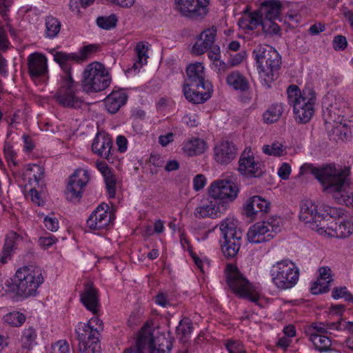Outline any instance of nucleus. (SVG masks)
Returning <instances> with one entry per match:
<instances>
[{
  "label": "nucleus",
  "instance_id": "obj_1",
  "mask_svg": "<svg viewBox=\"0 0 353 353\" xmlns=\"http://www.w3.org/2000/svg\"><path fill=\"white\" fill-rule=\"evenodd\" d=\"M350 172V168L337 169L334 164L319 167H314L312 164H304L301 168V174H312L322 185L324 190L329 192H345V188L349 184Z\"/></svg>",
  "mask_w": 353,
  "mask_h": 353
},
{
  "label": "nucleus",
  "instance_id": "obj_2",
  "mask_svg": "<svg viewBox=\"0 0 353 353\" xmlns=\"http://www.w3.org/2000/svg\"><path fill=\"white\" fill-rule=\"evenodd\" d=\"M183 92L190 102L202 103L211 97V83L205 81V68L202 63L190 64L186 68Z\"/></svg>",
  "mask_w": 353,
  "mask_h": 353
},
{
  "label": "nucleus",
  "instance_id": "obj_3",
  "mask_svg": "<svg viewBox=\"0 0 353 353\" xmlns=\"http://www.w3.org/2000/svg\"><path fill=\"white\" fill-rule=\"evenodd\" d=\"M146 347L150 353H170L172 342L164 333L155 331L145 324L138 334L136 345L125 349L123 353H145Z\"/></svg>",
  "mask_w": 353,
  "mask_h": 353
},
{
  "label": "nucleus",
  "instance_id": "obj_4",
  "mask_svg": "<svg viewBox=\"0 0 353 353\" xmlns=\"http://www.w3.org/2000/svg\"><path fill=\"white\" fill-rule=\"evenodd\" d=\"M252 54L263 83L270 88V83L275 79V72L279 69L281 63L280 54L272 46L261 44L254 49Z\"/></svg>",
  "mask_w": 353,
  "mask_h": 353
},
{
  "label": "nucleus",
  "instance_id": "obj_5",
  "mask_svg": "<svg viewBox=\"0 0 353 353\" xmlns=\"http://www.w3.org/2000/svg\"><path fill=\"white\" fill-rule=\"evenodd\" d=\"M11 281L9 290L16 291L17 295L26 298L35 294L38 287L43 282V277L39 268L31 270L24 267L17 271Z\"/></svg>",
  "mask_w": 353,
  "mask_h": 353
},
{
  "label": "nucleus",
  "instance_id": "obj_6",
  "mask_svg": "<svg viewBox=\"0 0 353 353\" xmlns=\"http://www.w3.org/2000/svg\"><path fill=\"white\" fill-rule=\"evenodd\" d=\"M111 77L105 66L99 62L88 64L83 73L82 89L86 93L97 92L107 88Z\"/></svg>",
  "mask_w": 353,
  "mask_h": 353
},
{
  "label": "nucleus",
  "instance_id": "obj_7",
  "mask_svg": "<svg viewBox=\"0 0 353 353\" xmlns=\"http://www.w3.org/2000/svg\"><path fill=\"white\" fill-rule=\"evenodd\" d=\"M219 228L224 239L222 245L223 254L227 258L236 256L239 251L243 236L241 230L237 228V220L227 217L221 222Z\"/></svg>",
  "mask_w": 353,
  "mask_h": 353
},
{
  "label": "nucleus",
  "instance_id": "obj_8",
  "mask_svg": "<svg viewBox=\"0 0 353 353\" xmlns=\"http://www.w3.org/2000/svg\"><path fill=\"white\" fill-rule=\"evenodd\" d=\"M79 84L75 82L72 76H61L60 86L54 99L61 106L65 108H81L84 102L78 96Z\"/></svg>",
  "mask_w": 353,
  "mask_h": 353
},
{
  "label": "nucleus",
  "instance_id": "obj_9",
  "mask_svg": "<svg viewBox=\"0 0 353 353\" xmlns=\"http://www.w3.org/2000/svg\"><path fill=\"white\" fill-rule=\"evenodd\" d=\"M272 281L277 288L290 289L294 286L299 276V271L295 264L285 260L273 265L270 270Z\"/></svg>",
  "mask_w": 353,
  "mask_h": 353
},
{
  "label": "nucleus",
  "instance_id": "obj_10",
  "mask_svg": "<svg viewBox=\"0 0 353 353\" xmlns=\"http://www.w3.org/2000/svg\"><path fill=\"white\" fill-rule=\"evenodd\" d=\"M226 282L230 289L241 298L248 299L253 303H257L259 296L253 293L252 284L243 276L236 266L227 265Z\"/></svg>",
  "mask_w": 353,
  "mask_h": 353
},
{
  "label": "nucleus",
  "instance_id": "obj_11",
  "mask_svg": "<svg viewBox=\"0 0 353 353\" xmlns=\"http://www.w3.org/2000/svg\"><path fill=\"white\" fill-rule=\"evenodd\" d=\"M280 219L272 217L267 221L257 222L250 226L247 237L249 242L261 243L269 241L280 232Z\"/></svg>",
  "mask_w": 353,
  "mask_h": 353
},
{
  "label": "nucleus",
  "instance_id": "obj_12",
  "mask_svg": "<svg viewBox=\"0 0 353 353\" xmlns=\"http://www.w3.org/2000/svg\"><path fill=\"white\" fill-rule=\"evenodd\" d=\"M301 212L299 219L308 224L309 228L320 234L327 232L328 219H325V214L317 211V206L311 201H303L300 205Z\"/></svg>",
  "mask_w": 353,
  "mask_h": 353
},
{
  "label": "nucleus",
  "instance_id": "obj_13",
  "mask_svg": "<svg viewBox=\"0 0 353 353\" xmlns=\"http://www.w3.org/2000/svg\"><path fill=\"white\" fill-rule=\"evenodd\" d=\"M210 0H175V9L181 16L192 19H203L208 13Z\"/></svg>",
  "mask_w": 353,
  "mask_h": 353
},
{
  "label": "nucleus",
  "instance_id": "obj_14",
  "mask_svg": "<svg viewBox=\"0 0 353 353\" xmlns=\"http://www.w3.org/2000/svg\"><path fill=\"white\" fill-rule=\"evenodd\" d=\"M239 191L237 185L225 179L213 182L208 190L210 196L225 204L227 209L229 203L237 197Z\"/></svg>",
  "mask_w": 353,
  "mask_h": 353
},
{
  "label": "nucleus",
  "instance_id": "obj_15",
  "mask_svg": "<svg viewBox=\"0 0 353 353\" xmlns=\"http://www.w3.org/2000/svg\"><path fill=\"white\" fill-rule=\"evenodd\" d=\"M305 97L301 101L295 102L293 105L294 118L299 123H307L314 114V105L316 101V94L311 87L303 89Z\"/></svg>",
  "mask_w": 353,
  "mask_h": 353
},
{
  "label": "nucleus",
  "instance_id": "obj_16",
  "mask_svg": "<svg viewBox=\"0 0 353 353\" xmlns=\"http://www.w3.org/2000/svg\"><path fill=\"white\" fill-rule=\"evenodd\" d=\"M90 180L88 170L77 169L70 176L65 194L68 201L76 203L79 202L82 197L83 189Z\"/></svg>",
  "mask_w": 353,
  "mask_h": 353
},
{
  "label": "nucleus",
  "instance_id": "obj_17",
  "mask_svg": "<svg viewBox=\"0 0 353 353\" xmlns=\"http://www.w3.org/2000/svg\"><path fill=\"white\" fill-rule=\"evenodd\" d=\"M99 330L88 331L82 327H76L75 333L79 341V353H101L100 336Z\"/></svg>",
  "mask_w": 353,
  "mask_h": 353
},
{
  "label": "nucleus",
  "instance_id": "obj_18",
  "mask_svg": "<svg viewBox=\"0 0 353 353\" xmlns=\"http://www.w3.org/2000/svg\"><path fill=\"white\" fill-rule=\"evenodd\" d=\"M239 172L248 177L259 178L265 172L263 164L256 161L253 152L250 149L245 150L241 154L239 160Z\"/></svg>",
  "mask_w": 353,
  "mask_h": 353
},
{
  "label": "nucleus",
  "instance_id": "obj_19",
  "mask_svg": "<svg viewBox=\"0 0 353 353\" xmlns=\"http://www.w3.org/2000/svg\"><path fill=\"white\" fill-rule=\"evenodd\" d=\"M109 206L105 203L100 204L90 215L87 220V226L92 230H103L112 221V215L108 212Z\"/></svg>",
  "mask_w": 353,
  "mask_h": 353
},
{
  "label": "nucleus",
  "instance_id": "obj_20",
  "mask_svg": "<svg viewBox=\"0 0 353 353\" xmlns=\"http://www.w3.org/2000/svg\"><path fill=\"white\" fill-rule=\"evenodd\" d=\"M226 210L225 204H221L220 201L210 197L207 204L196 208L194 216L199 219L206 217L215 219L224 214Z\"/></svg>",
  "mask_w": 353,
  "mask_h": 353
},
{
  "label": "nucleus",
  "instance_id": "obj_21",
  "mask_svg": "<svg viewBox=\"0 0 353 353\" xmlns=\"http://www.w3.org/2000/svg\"><path fill=\"white\" fill-rule=\"evenodd\" d=\"M92 150L108 161L113 160L112 141L108 135L97 134L92 144Z\"/></svg>",
  "mask_w": 353,
  "mask_h": 353
},
{
  "label": "nucleus",
  "instance_id": "obj_22",
  "mask_svg": "<svg viewBox=\"0 0 353 353\" xmlns=\"http://www.w3.org/2000/svg\"><path fill=\"white\" fill-rule=\"evenodd\" d=\"M323 106L326 108L329 122L331 123L341 119L346 108V103L341 97L337 98L332 94L324 100Z\"/></svg>",
  "mask_w": 353,
  "mask_h": 353
},
{
  "label": "nucleus",
  "instance_id": "obj_23",
  "mask_svg": "<svg viewBox=\"0 0 353 353\" xmlns=\"http://www.w3.org/2000/svg\"><path fill=\"white\" fill-rule=\"evenodd\" d=\"M214 150V159L217 163L228 164L235 159L237 149L232 142L224 141L216 145Z\"/></svg>",
  "mask_w": 353,
  "mask_h": 353
},
{
  "label": "nucleus",
  "instance_id": "obj_24",
  "mask_svg": "<svg viewBox=\"0 0 353 353\" xmlns=\"http://www.w3.org/2000/svg\"><path fill=\"white\" fill-rule=\"evenodd\" d=\"M216 29L214 27L204 30L199 36L197 41L192 47V52L196 55L202 54L207 52L215 41Z\"/></svg>",
  "mask_w": 353,
  "mask_h": 353
},
{
  "label": "nucleus",
  "instance_id": "obj_25",
  "mask_svg": "<svg viewBox=\"0 0 353 353\" xmlns=\"http://www.w3.org/2000/svg\"><path fill=\"white\" fill-rule=\"evenodd\" d=\"M80 300L87 310L96 314L99 310V299L98 292L92 283H87L80 294Z\"/></svg>",
  "mask_w": 353,
  "mask_h": 353
},
{
  "label": "nucleus",
  "instance_id": "obj_26",
  "mask_svg": "<svg viewBox=\"0 0 353 353\" xmlns=\"http://www.w3.org/2000/svg\"><path fill=\"white\" fill-rule=\"evenodd\" d=\"M28 72L31 77H39L48 72L47 58L45 55L34 52L28 57Z\"/></svg>",
  "mask_w": 353,
  "mask_h": 353
},
{
  "label": "nucleus",
  "instance_id": "obj_27",
  "mask_svg": "<svg viewBox=\"0 0 353 353\" xmlns=\"http://www.w3.org/2000/svg\"><path fill=\"white\" fill-rule=\"evenodd\" d=\"M270 208V203L261 196H253L246 202L245 210L247 215L252 216L261 214L262 216L268 212Z\"/></svg>",
  "mask_w": 353,
  "mask_h": 353
},
{
  "label": "nucleus",
  "instance_id": "obj_28",
  "mask_svg": "<svg viewBox=\"0 0 353 353\" xmlns=\"http://www.w3.org/2000/svg\"><path fill=\"white\" fill-rule=\"evenodd\" d=\"M353 233V220L351 217L345 219L339 223H336L334 228L329 227L327 232L329 235L336 236L339 239H344L350 236Z\"/></svg>",
  "mask_w": 353,
  "mask_h": 353
},
{
  "label": "nucleus",
  "instance_id": "obj_29",
  "mask_svg": "<svg viewBox=\"0 0 353 353\" xmlns=\"http://www.w3.org/2000/svg\"><path fill=\"white\" fill-rule=\"evenodd\" d=\"M282 4L279 0H266L261 3L259 11L264 19H279Z\"/></svg>",
  "mask_w": 353,
  "mask_h": 353
},
{
  "label": "nucleus",
  "instance_id": "obj_30",
  "mask_svg": "<svg viewBox=\"0 0 353 353\" xmlns=\"http://www.w3.org/2000/svg\"><path fill=\"white\" fill-rule=\"evenodd\" d=\"M54 60L60 65L64 74L63 76H71V64L73 62H80L81 57L75 53H65L64 52H57L54 54Z\"/></svg>",
  "mask_w": 353,
  "mask_h": 353
},
{
  "label": "nucleus",
  "instance_id": "obj_31",
  "mask_svg": "<svg viewBox=\"0 0 353 353\" xmlns=\"http://www.w3.org/2000/svg\"><path fill=\"white\" fill-rule=\"evenodd\" d=\"M127 99L125 93L121 91L112 92L105 99L107 110L111 114L116 113L126 103Z\"/></svg>",
  "mask_w": 353,
  "mask_h": 353
},
{
  "label": "nucleus",
  "instance_id": "obj_32",
  "mask_svg": "<svg viewBox=\"0 0 353 353\" xmlns=\"http://www.w3.org/2000/svg\"><path fill=\"white\" fill-rule=\"evenodd\" d=\"M319 278L311 288V292L318 294L325 292L328 290V284L332 281V270L329 267L324 266L319 268Z\"/></svg>",
  "mask_w": 353,
  "mask_h": 353
},
{
  "label": "nucleus",
  "instance_id": "obj_33",
  "mask_svg": "<svg viewBox=\"0 0 353 353\" xmlns=\"http://www.w3.org/2000/svg\"><path fill=\"white\" fill-rule=\"evenodd\" d=\"M20 236L15 232H10L6 237L5 243L0 256V262L3 264L7 263L8 259H11L12 254L17 248V241Z\"/></svg>",
  "mask_w": 353,
  "mask_h": 353
},
{
  "label": "nucleus",
  "instance_id": "obj_34",
  "mask_svg": "<svg viewBox=\"0 0 353 353\" xmlns=\"http://www.w3.org/2000/svg\"><path fill=\"white\" fill-rule=\"evenodd\" d=\"M226 83L235 90L247 92L250 85L247 79L238 71H233L226 78Z\"/></svg>",
  "mask_w": 353,
  "mask_h": 353
},
{
  "label": "nucleus",
  "instance_id": "obj_35",
  "mask_svg": "<svg viewBox=\"0 0 353 353\" xmlns=\"http://www.w3.org/2000/svg\"><path fill=\"white\" fill-rule=\"evenodd\" d=\"M263 17L259 10L250 12L248 14L241 17L239 24L243 29L254 30L259 25L261 26Z\"/></svg>",
  "mask_w": 353,
  "mask_h": 353
},
{
  "label": "nucleus",
  "instance_id": "obj_36",
  "mask_svg": "<svg viewBox=\"0 0 353 353\" xmlns=\"http://www.w3.org/2000/svg\"><path fill=\"white\" fill-rule=\"evenodd\" d=\"M205 142L200 139L194 138L185 141L183 145V152L188 156H194L204 152Z\"/></svg>",
  "mask_w": 353,
  "mask_h": 353
},
{
  "label": "nucleus",
  "instance_id": "obj_37",
  "mask_svg": "<svg viewBox=\"0 0 353 353\" xmlns=\"http://www.w3.org/2000/svg\"><path fill=\"white\" fill-rule=\"evenodd\" d=\"M335 125L331 130L330 134L334 140L347 141L350 137L351 131L345 123H342V119L337 121H332Z\"/></svg>",
  "mask_w": 353,
  "mask_h": 353
},
{
  "label": "nucleus",
  "instance_id": "obj_38",
  "mask_svg": "<svg viewBox=\"0 0 353 353\" xmlns=\"http://www.w3.org/2000/svg\"><path fill=\"white\" fill-rule=\"evenodd\" d=\"M310 341L319 352H326L329 350L332 345L330 339L323 334L310 333Z\"/></svg>",
  "mask_w": 353,
  "mask_h": 353
},
{
  "label": "nucleus",
  "instance_id": "obj_39",
  "mask_svg": "<svg viewBox=\"0 0 353 353\" xmlns=\"http://www.w3.org/2000/svg\"><path fill=\"white\" fill-rule=\"evenodd\" d=\"M45 24V36L49 39L55 38L61 30V22L57 18L48 16L46 18Z\"/></svg>",
  "mask_w": 353,
  "mask_h": 353
},
{
  "label": "nucleus",
  "instance_id": "obj_40",
  "mask_svg": "<svg viewBox=\"0 0 353 353\" xmlns=\"http://www.w3.org/2000/svg\"><path fill=\"white\" fill-rule=\"evenodd\" d=\"M283 112L282 104L276 103L272 105L263 114V120L267 123H272L277 121Z\"/></svg>",
  "mask_w": 353,
  "mask_h": 353
},
{
  "label": "nucleus",
  "instance_id": "obj_41",
  "mask_svg": "<svg viewBox=\"0 0 353 353\" xmlns=\"http://www.w3.org/2000/svg\"><path fill=\"white\" fill-rule=\"evenodd\" d=\"M148 50V47L143 43L140 42L137 44L136 47L137 61L133 64L131 70L133 69L134 71L139 70L144 63H147Z\"/></svg>",
  "mask_w": 353,
  "mask_h": 353
},
{
  "label": "nucleus",
  "instance_id": "obj_42",
  "mask_svg": "<svg viewBox=\"0 0 353 353\" xmlns=\"http://www.w3.org/2000/svg\"><path fill=\"white\" fill-rule=\"evenodd\" d=\"M192 328V323L190 319L186 317L183 318L176 327V335L181 341L186 339L191 334Z\"/></svg>",
  "mask_w": 353,
  "mask_h": 353
},
{
  "label": "nucleus",
  "instance_id": "obj_43",
  "mask_svg": "<svg viewBox=\"0 0 353 353\" xmlns=\"http://www.w3.org/2000/svg\"><path fill=\"white\" fill-rule=\"evenodd\" d=\"M37 333L32 327H30L23 331L21 341L23 348L30 350L33 345L36 344Z\"/></svg>",
  "mask_w": 353,
  "mask_h": 353
},
{
  "label": "nucleus",
  "instance_id": "obj_44",
  "mask_svg": "<svg viewBox=\"0 0 353 353\" xmlns=\"http://www.w3.org/2000/svg\"><path fill=\"white\" fill-rule=\"evenodd\" d=\"M117 21V17L114 14H112L109 16L97 17L96 22L99 28L104 30H110L116 27Z\"/></svg>",
  "mask_w": 353,
  "mask_h": 353
},
{
  "label": "nucleus",
  "instance_id": "obj_45",
  "mask_svg": "<svg viewBox=\"0 0 353 353\" xmlns=\"http://www.w3.org/2000/svg\"><path fill=\"white\" fill-rule=\"evenodd\" d=\"M288 102L291 105H294L295 102L301 101L303 99V90L301 91L296 85H290L287 90Z\"/></svg>",
  "mask_w": 353,
  "mask_h": 353
},
{
  "label": "nucleus",
  "instance_id": "obj_46",
  "mask_svg": "<svg viewBox=\"0 0 353 353\" xmlns=\"http://www.w3.org/2000/svg\"><path fill=\"white\" fill-rule=\"evenodd\" d=\"M85 328L86 330L93 332L94 330H99L98 334H101V332L103 330V325L101 320L99 319L97 316H94L91 318L89 321L86 323H79L77 327Z\"/></svg>",
  "mask_w": 353,
  "mask_h": 353
},
{
  "label": "nucleus",
  "instance_id": "obj_47",
  "mask_svg": "<svg viewBox=\"0 0 353 353\" xmlns=\"http://www.w3.org/2000/svg\"><path fill=\"white\" fill-rule=\"evenodd\" d=\"M3 319L6 323L10 325L19 327L23 323L26 316L22 313L14 312L6 314Z\"/></svg>",
  "mask_w": 353,
  "mask_h": 353
},
{
  "label": "nucleus",
  "instance_id": "obj_48",
  "mask_svg": "<svg viewBox=\"0 0 353 353\" xmlns=\"http://www.w3.org/2000/svg\"><path fill=\"white\" fill-rule=\"evenodd\" d=\"M263 152L268 155L280 157L283 152V145L279 143H273L271 145H265L263 147Z\"/></svg>",
  "mask_w": 353,
  "mask_h": 353
},
{
  "label": "nucleus",
  "instance_id": "obj_49",
  "mask_svg": "<svg viewBox=\"0 0 353 353\" xmlns=\"http://www.w3.org/2000/svg\"><path fill=\"white\" fill-rule=\"evenodd\" d=\"M274 19H263L261 26L262 30L265 34H276L279 33V26L274 22Z\"/></svg>",
  "mask_w": 353,
  "mask_h": 353
},
{
  "label": "nucleus",
  "instance_id": "obj_50",
  "mask_svg": "<svg viewBox=\"0 0 353 353\" xmlns=\"http://www.w3.org/2000/svg\"><path fill=\"white\" fill-rule=\"evenodd\" d=\"M104 181L110 198H114L116 194V178L112 173L104 176Z\"/></svg>",
  "mask_w": 353,
  "mask_h": 353
},
{
  "label": "nucleus",
  "instance_id": "obj_51",
  "mask_svg": "<svg viewBox=\"0 0 353 353\" xmlns=\"http://www.w3.org/2000/svg\"><path fill=\"white\" fill-rule=\"evenodd\" d=\"M325 214V219L329 216L330 218L337 219L341 218L344 214V210L343 208H338L332 207L330 205L323 206V212Z\"/></svg>",
  "mask_w": 353,
  "mask_h": 353
},
{
  "label": "nucleus",
  "instance_id": "obj_52",
  "mask_svg": "<svg viewBox=\"0 0 353 353\" xmlns=\"http://www.w3.org/2000/svg\"><path fill=\"white\" fill-rule=\"evenodd\" d=\"M99 49L100 47L97 44H89L83 46L80 50V54L79 55L81 57L80 61H85L90 54L97 52Z\"/></svg>",
  "mask_w": 353,
  "mask_h": 353
},
{
  "label": "nucleus",
  "instance_id": "obj_53",
  "mask_svg": "<svg viewBox=\"0 0 353 353\" xmlns=\"http://www.w3.org/2000/svg\"><path fill=\"white\" fill-rule=\"evenodd\" d=\"M332 297L335 299L343 298L345 301H352L353 297L347 290L346 287L334 288L332 290Z\"/></svg>",
  "mask_w": 353,
  "mask_h": 353
},
{
  "label": "nucleus",
  "instance_id": "obj_54",
  "mask_svg": "<svg viewBox=\"0 0 353 353\" xmlns=\"http://www.w3.org/2000/svg\"><path fill=\"white\" fill-rule=\"evenodd\" d=\"M4 156L8 161L9 165L10 166L12 164L14 166L17 165V162L15 161L16 152L13 150L12 146L6 143L4 145Z\"/></svg>",
  "mask_w": 353,
  "mask_h": 353
},
{
  "label": "nucleus",
  "instance_id": "obj_55",
  "mask_svg": "<svg viewBox=\"0 0 353 353\" xmlns=\"http://www.w3.org/2000/svg\"><path fill=\"white\" fill-rule=\"evenodd\" d=\"M12 0H0V14L6 21H9L10 7Z\"/></svg>",
  "mask_w": 353,
  "mask_h": 353
},
{
  "label": "nucleus",
  "instance_id": "obj_56",
  "mask_svg": "<svg viewBox=\"0 0 353 353\" xmlns=\"http://www.w3.org/2000/svg\"><path fill=\"white\" fill-rule=\"evenodd\" d=\"M332 45L335 50H343L347 46V41L345 37L336 35L334 37Z\"/></svg>",
  "mask_w": 353,
  "mask_h": 353
},
{
  "label": "nucleus",
  "instance_id": "obj_57",
  "mask_svg": "<svg viewBox=\"0 0 353 353\" xmlns=\"http://www.w3.org/2000/svg\"><path fill=\"white\" fill-rule=\"evenodd\" d=\"M225 347L229 353H245L241 343L239 341H229L226 343Z\"/></svg>",
  "mask_w": 353,
  "mask_h": 353
},
{
  "label": "nucleus",
  "instance_id": "obj_58",
  "mask_svg": "<svg viewBox=\"0 0 353 353\" xmlns=\"http://www.w3.org/2000/svg\"><path fill=\"white\" fill-rule=\"evenodd\" d=\"M43 222L46 228L52 232H56L59 228V221L55 217L46 216Z\"/></svg>",
  "mask_w": 353,
  "mask_h": 353
},
{
  "label": "nucleus",
  "instance_id": "obj_59",
  "mask_svg": "<svg viewBox=\"0 0 353 353\" xmlns=\"http://www.w3.org/2000/svg\"><path fill=\"white\" fill-rule=\"evenodd\" d=\"M57 239L53 235L41 236L39 239V245L44 249H47L52 246L56 241Z\"/></svg>",
  "mask_w": 353,
  "mask_h": 353
},
{
  "label": "nucleus",
  "instance_id": "obj_60",
  "mask_svg": "<svg viewBox=\"0 0 353 353\" xmlns=\"http://www.w3.org/2000/svg\"><path fill=\"white\" fill-rule=\"evenodd\" d=\"M327 332L325 323H313L308 331L309 334L310 333H315L324 335V334H327Z\"/></svg>",
  "mask_w": 353,
  "mask_h": 353
},
{
  "label": "nucleus",
  "instance_id": "obj_61",
  "mask_svg": "<svg viewBox=\"0 0 353 353\" xmlns=\"http://www.w3.org/2000/svg\"><path fill=\"white\" fill-rule=\"evenodd\" d=\"M291 172V168L287 163H283L278 170L279 176L283 180H286L289 178Z\"/></svg>",
  "mask_w": 353,
  "mask_h": 353
},
{
  "label": "nucleus",
  "instance_id": "obj_62",
  "mask_svg": "<svg viewBox=\"0 0 353 353\" xmlns=\"http://www.w3.org/2000/svg\"><path fill=\"white\" fill-rule=\"evenodd\" d=\"M206 179L203 174H197L193 180L194 188L196 191L203 189L205 185Z\"/></svg>",
  "mask_w": 353,
  "mask_h": 353
},
{
  "label": "nucleus",
  "instance_id": "obj_63",
  "mask_svg": "<svg viewBox=\"0 0 353 353\" xmlns=\"http://www.w3.org/2000/svg\"><path fill=\"white\" fill-rule=\"evenodd\" d=\"M208 57L210 60L213 61L214 63L215 61H218L220 59V49L219 47L216 45H214L210 48L208 50Z\"/></svg>",
  "mask_w": 353,
  "mask_h": 353
},
{
  "label": "nucleus",
  "instance_id": "obj_64",
  "mask_svg": "<svg viewBox=\"0 0 353 353\" xmlns=\"http://www.w3.org/2000/svg\"><path fill=\"white\" fill-rule=\"evenodd\" d=\"M9 43L5 30L0 26V50H6Z\"/></svg>",
  "mask_w": 353,
  "mask_h": 353
}]
</instances>
